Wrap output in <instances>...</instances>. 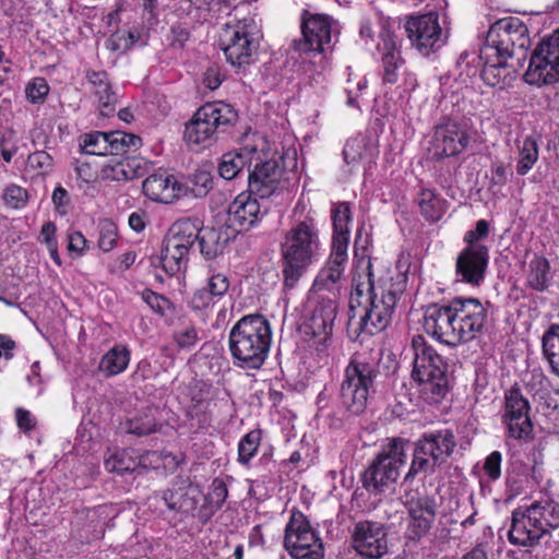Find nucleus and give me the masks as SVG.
<instances>
[{
    "mask_svg": "<svg viewBox=\"0 0 559 559\" xmlns=\"http://www.w3.org/2000/svg\"><path fill=\"white\" fill-rule=\"evenodd\" d=\"M469 143V132L465 123L450 120L435 130L432 152L438 158L461 154Z\"/></svg>",
    "mask_w": 559,
    "mask_h": 559,
    "instance_id": "nucleus-21",
    "label": "nucleus"
},
{
    "mask_svg": "<svg viewBox=\"0 0 559 559\" xmlns=\"http://www.w3.org/2000/svg\"><path fill=\"white\" fill-rule=\"evenodd\" d=\"M530 409V403L519 388L506 392L502 421L508 428L509 437L523 439L531 435L533 426Z\"/></svg>",
    "mask_w": 559,
    "mask_h": 559,
    "instance_id": "nucleus-17",
    "label": "nucleus"
},
{
    "mask_svg": "<svg viewBox=\"0 0 559 559\" xmlns=\"http://www.w3.org/2000/svg\"><path fill=\"white\" fill-rule=\"evenodd\" d=\"M253 160H260V153L257 145H245L239 151L225 153L218 165V173L222 178L231 180L245 168H250Z\"/></svg>",
    "mask_w": 559,
    "mask_h": 559,
    "instance_id": "nucleus-29",
    "label": "nucleus"
},
{
    "mask_svg": "<svg viewBox=\"0 0 559 559\" xmlns=\"http://www.w3.org/2000/svg\"><path fill=\"white\" fill-rule=\"evenodd\" d=\"M175 342L181 348H189L195 345L199 340L198 331L193 325H187L177 331L174 335Z\"/></svg>",
    "mask_w": 559,
    "mask_h": 559,
    "instance_id": "nucleus-60",
    "label": "nucleus"
},
{
    "mask_svg": "<svg viewBox=\"0 0 559 559\" xmlns=\"http://www.w3.org/2000/svg\"><path fill=\"white\" fill-rule=\"evenodd\" d=\"M405 31L412 46L424 56L439 50L447 41L439 16L433 12L411 16L405 23Z\"/></svg>",
    "mask_w": 559,
    "mask_h": 559,
    "instance_id": "nucleus-14",
    "label": "nucleus"
},
{
    "mask_svg": "<svg viewBox=\"0 0 559 559\" xmlns=\"http://www.w3.org/2000/svg\"><path fill=\"white\" fill-rule=\"evenodd\" d=\"M347 261V247H343L340 241L335 246L332 245L330 255L316 276L312 288L316 292L326 290L335 296L338 284L344 276Z\"/></svg>",
    "mask_w": 559,
    "mask_h": 559,
    "instance_id": "nucleus-22",
    "label": "nucleus"
},
{
    "mask_svg": "<svg viewBox=\"0 0 559 559\" xmlns=\"http://www.w3.org/2000/svg\"><path fill=\"white\" fill-rule=\"evenodd\" d=\"M405 506L409 516V538L419 539L430 531L436 519V501L428 496H412L406 498Z\"/></svg>",
    "mask_w": 559,
    "mask_h": 559,
    "instance_id": "nucleus-23",
    "label": "nucleus"
},
{
    "mask_svg": "<svg viewBox=\"0 0 559 559\" xmlns=\"http://www.w3.org/2000/svg\"><path fill=\"white\" fill-rule=\"evenodd\" d=\"M378 50L381 53V78L385 85H396L403 92L413 91L417 85L416 75L408 70L395 37L383 32Z\"/></svg>",
    "mask_w": 559,
    "mask_h": 559,
    "instance_id": "nucleus-11",
    "label": "nucleus"
},
{
    "mask_svg": "<svg viewBox=\"0 0 559 559\" xmlns=\"http://www.w3.org/2000/svg\"><path fill=\"white\" fill-rule=\"evenodd\" d=\"M366 87V80L364 78H360L356 82L350 78V75L347 79L345 92L347 94L346 104L349 107H358L357 97L359 95V92Z\"/></svg>",
    "mask_w": 559,
    "mask_h": 559,
    "instance_id": "nucleus-63",
    "label": "nucleus"
},
{
    "mask_svg": "<svg viewBox=\"0 0 559 559\" xmlns=\"http://www.w3.org/2000/svg\"><path fill=\"white\" fill-rule=\"evenodd\" d=\"M504 58H498L496 62L487 60L481 70L483 81L492 87L502 88L506 79L509 76L508 64Z\"/></svg>",
    "mask_w": 559,
    "mask_h": 559,
    "instance_id": "nucleus-44",
    "label": "nucleus"
},
{
    "mask_svg": "<svg viewBox=\"0 0 559 559\" xmlns=\"http://www.w3.org/2000/svg\"><path fill=\"white\" fill-rule=\"evenodd\" d=\"M86 81L91 87V92L98 103L100 114L110 116L116 110L118 96L112 88L108 75L104 71H86Z\"/></svg>",
    "mask_w": 559,
    "mask_h": 559,
    "instance_id": "nucleus-28",
    "label": "nucleus"
},
{
    "mask_svg": "<svg viewBox=\"0 0 559 559\" xmlns=\"http://www.w3.org/2000/svg\"><path fill=\"white\" fill-rule=\"evenodd\" d=\"M183 187L187 189V194L190 192L194 198H203L213 188V177L206 170H197L190 176L188 186L183 185Z\"/></svg>",
    "mask_w": 559,
    "mask_h": 559,
    "instance_id": "nucleus-48",
    "label": "nucleus"
},
{
    "mask_svg": "<svg viewBox=\"0 0 559 559\" xmlns=\"http://www.w3.org/2000/svg\"><path fill=\"white\" fill-rule=\"evenodd\" d=\"M15 419L20 430L29 432L36 426V418L31 414L29 411L22 407L16 408Z\"/></svg>",
    "mask_w": 559,
    "mask_h": 559,
    "instance_id": "nucleus-64",
    "label": "nucleus"
},
{
    "mask_svg": "<svg viewBox=\"0 0 559 559\" xmlns=\"http://www.w3.org/2000/svg\"><path fill=\"white\" fill-rule=\"evenodd\" d=\"M526 386L534 399L543 408L556 409L558 407L555 395L559 394L551 381L540 370H533Z\"/></svg>",
    "mask_w": 559,
    "mask_h": 559,
    "instance_id": "nucleus-31",
    "label": "nucleus"
},
{
    "mask_svg": "<svg viewBox=\"0 0 559 559\" xmlns=\"http://www.w3.org/2000/svg\"><path fill=\"white\" fill-rule=\"evenodd\" d=\"M115 155H120L127 150H136L141 145V139L134 134L115 131L111 134Z\"/></svg>",
    "mask_w": 559,
    "mask_h": 559,
    "instance_id": "nucleus-55",
    "label": "nucleus"
},
{
    "mask_svg": "<svg viewBox=\"0 0 559 559\" xmlns=\"http://www.w3.org/2000/svg\"><path fill=\"white\" fill-rule=\"evenodd\" d=\"M230 287L229 276L224 272L210 270L206 284L197 289L190 299L193 310H204L216 304Z\"/></svg>",
    "mask_w": 559,
    "mask_h": 559,
    "instance_id": "nucleus-27",
    "label": "nucleus"
},
{
    "mask_svg": "<svg viewBox=\"0 0 559 559\" xmlns=\"http://www.w3.org/2000/svg\"><path fill=\"white\" fill-rule=\"evenodd\" d=\"M272 335L271 323L264 316L253 313L240 318L228 334V349L234 366L260 369L269 357Z\"/></svg>",
    "mask_w": 559,
    "mask_h": 559,
    "instance_id": "nucleus-3",
    "label": "nucleus"
},
{
    "mask_svg": "<svg viewBox=\"0 0 559 559\" xmlns=\"http://www.w3.org/2000/svg\"><path fill=\"white\" fill-rule=\"evenodd\" d=\"M254 162V169L248 175L249 191L260 199H267L278 189L283 168L273 159Z\"/></svg>",
    "mask_w": 559,
    "mask_h": 559,
    "instance_id": "nucleus-24",
    "label": "nucleus"
},
{
    "mask_svg": "<svg viewBox=\"0 0 559 559\" xmlns=\"http://www.w3.org/2000/svg\"><path fill=\"white\" fill-rule=\"evenodd\" d=\"M253 193H240L228 205L227 227L236 235L254 227L265 215L266 209Z\"/></svg>",
    "mask_w": 559,
    "mask_h": 559,
    "instance_id": "nucleus-19",
    "label": "nucleus"
},
{
    "mask_svg": "<svg viewBox=\"0 0 559 559\" xmlns=\"http://www.w3.org/2000/svg\"><path fill=\"white\" fill-rule=\"evenodd\" d=\"M376 359L365 354H355L346 366L340 385V403L352 415L362 414L374 393V382L379 376Z\"/></svg>",
    "mask_w": 559,
    "mask_h": 559,
    "instance_id": "nucleus-6",
    "label": "nucleus"
},
{
    "mask_svg": "<svg viewBox=\"0 0 559 559\" xmlns=\"http://www.w3.org/2000/svg\"><path fill=\"white\" fill-rule=\"evenodd\" d=\"M489 234V224L485 219H479L476 223L475 229L468 230L464 235V241L467 246L481 245L479 241L486 238Z\"/></svg>",
    "mask_w": 559,
    "mask_h": 559,
    "instance_id": "nucleus-61",
    "label": "nucleus"
},
{
    "mask_svg": "<svg viewBox=\"0 0 559 559\" xmlns=\"http://www.w3.org/2000/svg\"><path fill=\"white\" fill-rule=\"evenodd\" d=\"M259 33V25L252 16H245L234 25H226L221 34L219 45L231 66L241 68L253 61Z\"/></svg>",
    "mask_w": 559,
    "mask_h": 559,
    "instance_id": "nucleus-9",
    "label": "nucleus"
},
{
    "mask_svg": "<svg viewBox=\"0 0 559 559\" xmlns=\"http://www.w3.org/2000/svg\"><path fill=\"white\" fill-rule=\"evenodd\" d=\"M538 158V146L535 140L526 138L520 150V158L516 166L519 175H526L534 166Z\"/></svg>",
    "mask_w": 559,
    "mask_h": 559,
    "instance_id": "nucleus-47",
    "label": "nucleus"
},
{
    "mask_svg": "<svg viewBox=\"0 0 559 559\" xmlns=\"http://www.w3.org/2000/svg\"><path fill=\"white\" fill-rule=\"evenodd\" d=\"M334 21L326 14L304 15L302 39L294 41V49L300 52L323 53L331 49Z\"/></svg>",
    "mask_w": 559,
    "mask_h": 559,
    "instance_id": "nucleus-15",
    "label": "nucleus"
},
{
    "mask_svg": "<svg viewBox=\"0 0 559 559\" xmlns=\"http://www.w3.org/2000/svg\"><path fill=\"white\" fill-rule=\"evenodd\" d=\"M144 194L152 201L171 203L186 197L187 189L179 183L175 176L168 174H153L142 185Z\"/></svg>",
    "mask_w": 559,
    "mask_h": 559,
    "instance_id": "nucleus-26",
    "label": "nucleus"
},
{
    "mask_svg": "<svg viewBox=\"0 0 559 559\" xmlns=\"http://www.w3.org/2000/svg\"><path fill=\"white\" fill-rule=\"evenodd\" d=\"M548 536L527 507H520L512 511L511 525L508 531L510 544L525 548L527 551L535 548L540 540Z\"/></svg>",
    "mask_w": 559,
    "mask_h": 559,
    "instance_id": "nucleus-18",
    "label": "nucleus"
},
{
    "mask_svg": "<svg viewBox=\"0 0 559 559\" xmlns=\"http://www.w3.org/2000/svg\"><path fill=\"white\" fill-rule=\"evenodd\" d=\"M237 120L238 114L230 105L223 102L206 103L186 124L185 139L189 145H210Z\"/></svg>",
    "mask_w": 559,
    "mask_h": 559,
    "instance_id": "nucleus-8",
    "label": "nucleus"
},
{
    "mask_svg": "<svg viewBox=\"0 0 559 559\" xmlns=\"http://www.w3.org/2000/svg\"><path fill=\"white\" fill-rule=\"evenodd\" d=\"M235 234L226 226V228H205L199 234V246L201 253L206 259H214L222 254L227 243Z\"/></svg>",
    "mask_w": 559,
    "mask_h": 559,
    "instance_id": "nucleus-32",
    "label": "nucleus"
},
{
    "mask_svg": "<svg viewBox=\"0 0 559 559\" xmlns=\"http://www.w3.org/2000/svg\"><path fill=\"white\" fill-rule=\"evenodd\" d=\"M502 455L499 451L491 452L485 460L484 471L491 480L501 476Z\"/></svg>",
    "mask_w": 559,
    "mask_h": 559,
    "instance_id": "nucleus-62",
    "label": "nucleus"
},
{
    "mask_svg": "<svg viewBox=\"0 0 559 559\" xmlns=\"http://www.w3.org/2000/svg\"><path fill=\"white\" fill-rule=\"evenodd\" d=\"M412 350V377L417 383L420 397L428 404L441 402L449 391L447 364L421 335L413 337Z\"/></svg>",
    "mask_w": 559,
    "mask_h": 559,
    "instance_id": "nucleus-5",
    "label": "nucleus"
},
{
    "mask_svg": "<svg viewBox=\"0 0 559 559\" xmlns=\"http://www.w3.org/2000/svg\"><path fill=\"white\" fill-rule=\"evenodd\" d=\"M489 262V249L485 245L466 246L457 255L455 274L459 281L479 286L485 280Z\"/></svg>",
    "mask_w": 559,
    "mask_h": 559,
    "instance_id": "nucleus-20",
    "label": "nucleus"
},
{
    "mask_svg": "<svg viewBox=\"0 0 559 559\" xmlns=\"http://www.w3.org/2000/svg\"><path fill=\"white\" fill-rule=\"evenodd\" d=\"M524 80L537 86L559 81V28L534 49Z\"/></svg>",
    "mask_w": 559,
    "mask_h": 559,
    "instance_id": "nucleus-12",
    "label": "nucleus"
},
{
    "mask_svg": "<svg viewBox=\"0 0 559 559\" xmlns=\"http://www.w3.org/2000/svg\"><path fill=\"white\" fill-rule=\"evenodd\" d=\"M127 430L129 433H133L139 437L150 435L156 430L155 418L150 414L132 418L128 423Z\"/></svg>",
    "mask_w": 559,
    "mask_h": 559,
    "instance_id": "nucleus-54",
    "label": "nucleus"
},
{
    "mask_svg": "<svg viewBox=\"0 0 559 559\" xmlns=\"http://www.w3.org/2000/svg\"><path fill=\"white\" fill-rule=\"evenodd\" d=\"M138 38L134 32L118 31L109 37L106 45L111 51L124 52L133 47Z\"/></svg>",
    "mask_w": 559,
    "mask_h": 559,
    "instance_id": "nucleus-52",
    "label": "nucleus"
},
{
    "mask_svg": "<svg viewBox=\"0 0 559 559\" xmlns=\"http://www.w3.org/2000/svg\"><path fill=\"white\" fill-rule=\"evenodd\" d=\"M188 415L192 420H197L199 427L204 428L212 421L211 416V402L210 401H198L193 403Z\"/></svg>",
    "mask_w": 559,
    "mask_h": 559,
    "instance_id": "nucleus-57",
    "label": "nucleus"
},
{
    "mask_svg": "<svg viewBox=\"0 0 559 559\" xmlns=\"http://www.w3.org/2000/svg\"><path fill=\"white\" fill-rule=\"evenodd\" d=\"M28 199V192L17 185H9L2 193L4 204L13 210L24 209Z\"/></svg>",
    "mask_w": 559,
    "mask_h": 559,
    "instance_id": "nucleus-50",
    "label": "nucleus"
},
{
    "mask_svg": "<svg viewBox=\"0 0 559 559\" xmlns=\"http://www.w3.org/2000/svg\"><path fill=\"white\" fill-rule=\"evenodd\" d=\"M144 171L145 168L141 159L126 157L107 163L102 169V176L104 179L114 181L133 180L143 176Z\"/></svg>",
    "mask_w": 559,
    "mask_h": 559,
    "instance_id": "nucleus-33",
    "label": "nucleus"
},
{
    "mask_svg": "<svg viewBox=\"0 0 559 559\" xmlns=\"http://www.w3.org/2000/svg\"><path fill=\"white\" fill-rule=\"evenodd\" d=\"M284 545L294 559L323 557V544L301 512H294L285 528Z\"/></svg>",
    "mask_w": 559,
    "mask_h": 559,
    "instance_id": "nucleus-13",
    "label": "nucleus"
},
{
    "mask_svg": "<svg viewBox=\"0 0 559 559\" xmlns=\"http://www.w3.org/2000/svg\"><path fill=\"white\" fill-rule=\"evenodd\" d=\"M550 280L549 261L544 257H534L528 264L527 285L534 290L544 292Z\"/></svg>",
    "mask_w": 559,
    "mask_h": 559,
    "instance_id": "nucleus-41",
    "label": "nucleus"
},
{
    "mask_svg": "<svg viewBox=\"0 0 559 559\" xmlns=\"http://www.w3.org/2000/svg\"><path fill=\"white\" fill-rule=\"evenodd\" d=\"M49 93V85L43 78L33 79L25 88L26 98L32 104H40Z\"/></svg>",
    "mask_w": 559,
    "mask_h": 559,
    "instance_id": "nucleus-56",
    "label": "nucleus"
},
{
    "mask_svg": "<svg viewBox=\"0 0 559 559\" xmlns=\"http://www.w3.org/2000/svg\"><path fill=\"white\" fill-rule=\"evenodd\" d=\"M201 233V223L199 219L182 218L175 222L165 237L169 241H175L183 251L190 252Z\"/></svg>",
    "mask_w": 559,
    "mask_h": 559,
    "instance_id": "nucleus-34",
    "label": "nucleus"
},
{
    "mask_svg": "<svg viewBox=\"0 0 559 559\" xmlns=\"http://www.w3.org/2000/svg\"><path fill=\"white\" fill-rule=\"evenodd\" d=\"M262 432L254 429L246 433L238 443V462L241 465H249L251 459L257 454L261 442Z\"/></svg>",
    "mask_w": 559,
    "mask_h": 559,
    "instance_id": "nucleus-45",
    "label": "nucleus"
},
{
    "mask_svg": "<svg viewBox=\"0 0 559 559\" xmlns=\"http://www.w3.org/2000/svg\"><path fill=\"white\" fill-rule=\"evenodd\" d=\"M418 205L421 214L429 221L436 222L442 216L441 200L429 189L420 191L418 194Z\"/></svg>",
    "mask_w": 559,
    "mask_h": 559,
    "instance_id": "nucleus-46",
    "label": "nucleus"
},
{
    "mask_svg": "<svg viewBox=\"0 0 559 559\" xmlns=\"http://www.w3.org/2000/svg\"><path fill=\"white\" fill-rule=\"evenodd\" d=\"M527 508L533 516L540 522V526L547 535L559 527V503L557 501L552 499L535 501Z\"/></svg>",
    "mask_w": 559,
    "mask_h": 559,
    "instance_id": "nucleus-37",
    "label": "nucleus"
},
{
    "mask_svg": "<svg viewBox=\"0 0 559 559\" xmlns=\"http://www.w3.org/2000/svg\"><path fill=\"white\" fill-rule=\"evenodd\" d=\"M142 299L152 310L160 316H166L173 309V305L167 298L150 289L142 293Z\"/></svg>",
    "mask_w": 559,
    "mask_h": 559,
    "instance_id": "nucleus-58",
    "label": "nucleus"
},
{
    "mask_svg": "<svg viewBox=\"0 0 559 559\" xmlns=\"http://www.w3.org/2000/svg\"><path fill=\"white\" fill-rule=\"evenodd\" d=\"M112 132H91L80 136V150L88 155H115Z\"/></svg>",
    "mask_w": 559,
    "mask_h": 559,
    "instance_id": "nucleus-39",
    "label": "nucleus"
},
{
    "mask_svg": "<svg viewBox=\"0 0 559 559\" xmlns=\"http://www.w3.org/2000/svg\"><path fill=\"white\" fill-rule=\"evenodd\" d=\"M187 496L188 492L186 488L178 487L164 491L162 499L169 510L186 511L192 504Z\"/></svg>",
    "mask_w": 559,
    "mask_h": 559,
    "instance_id": "nucleus-49",
    "label": "nucleus"
},
{
    "mask_svg": "<svg viewBox=\"0 0 559 559\" xmlns=\"http://www.w3.org/2000/svg\"><path fill=\"white\" fill-rule=\"evenodd\" d=\"M130 361V352L123 345L114 346L107 352L99 364V368L108 377L117 376L124 371Z\"/></svg>",
    "mask_w": 559,
    "mask_h": 559,
    "instance_id": "nucleus-40",
    "label": "nucleus"
},
{
    "mask_svg": "<svg viewBox=\"0 0 559 559\" xmlns=\"http://www.w3.org/2000/svg\"><path fill=\"white\" fill-rule=\"evenodd\" d=\"M408 443L407 439L401 437L388 439L377 456L384 462H390V465L400 471L401 466L406 463Z\"/></svg>",
    "mask_w": 559,
    "mask_h": 559,
    "instance_id": "nucleus-42",
    "label": "nucleus"
},
{
    "mask_svg": "<svg viewBox=\"0 0 559 559\" xmlns=\"http://www.w3.org/2000/svg\"><path fill=\"white\" fill-rule=\"evenodd\" d=\"M337 314V304L334 298L319 297L310 318L311 328L316 334L332 332Z\"/></svg>",
    "mask_w": 559,
    "mask_h": 559,
    "instance_id": "nucleus-35",
    "label": "nucleus"
},
{
    "mask_svg": "<svg viewBox=\"0 0 559 559\" xmlns=\"http://www.w3.org/2000/svg\"><path fill=\"white\" fill-rule=\"evenodd\" d=\"M28 165L37 169L41 174H47L52 170L53 158L45 151H36L28 155Z\"/></svg>",
    "mask_w": 559,
    "mask_h": 559,
    "instance_id": "nucleus-59",
    "label": "nucleus"
},
{
    "mask_svg": "<svg viewBox=\"0 0 559 559\" xmlns=\"http://www.w3.org/2000/svg\"><path fill=\"white\" fill-rule=\"evenodd\" d=\"M350 209L346 203H340L332 212L333 221V237L332 245L335 246L338 241L343 247L348 248L349 242V228Z\"/></svg>",
    "mask_w": 559,
    "mask_h": 559,
    "instance_id": "nucleus-43",
    "label": "nucleus"
},
{
    "mask_svg": "<svg viewBox=\"0 0 559 559\" xmlns=\"http://www.w3.org/2000/svg\"><path fill=\"white\" fill-rule=\"evenodd\" d=\"M390 464V462H384L377 456L365 471L362 483L368 491L374 493L382 492L397 480L400 471Z\"/></svg>",
    "mask_w": 559,
    "mask_h": 559,
    "instance_id": "nucleus-30",
    "label": "nucleus"
},
{
    "mask_svg": "<svg viewBox=\"0 0 559 559\" xmlns=\"http://www.w3.org/2000/svg\"><path fill=\"white\" fill-rule=\"evenodd\" d=\"M488 309L477 298H453L448 305H431L424 314L423 328L435 340L449 346L467 343L483 333Z\"/></svg>",
    "mask_w": 559,
    "mask_h": 559,
    "instance_id": "nucleus-2",
    "label": "nucleus"
},
{
    "mask_svg": "<svg viewBox=\"0 0 559 559\" xmlns=\"http://www.w3.org/2000/svg\"><path fill=\"white\" fill-rule=\"evenodd\" d=\"M353 548L364 559H380L388 552V532L384 524L359 521L353 532Z\"/></svg>",
    "mask_w": 559,
    "mask_h": 559,
    "instance_id": "nucleus-16",
    "label": "nucleus"
},
{
    "mask_svg": "<svg viewBox=\"0 0 559 559\" xmlns=\"http://www.w3.org/2000/svg\"><path fill=\"white\" fill-rule=\"evenodd\" d=\"M486 41V52L493 50L497 58H516L520 62L530 46L528 31L519 17L500 19L490 26Z\"/></svg>",
    "mask_w": 559,
    "mask_h": 559,
    "instance_id": "nucleus-10",
    "label": "nucleus"
},
{
    "mask_svg": "<svg viewBox=\"0 0 559 559\" xmlns=\"http://www.w3.org/2000/svg\"><path fill=\"white\" fill-rule=\"evenodd\" d=\"M543 355L549 364H551L556 356V349H559V324L554 323L544 333L542 337Z\"/></svg>",
    "mask_w": 559,
    "mask_h": 559,
    "instance_id": "nucleus-51",
    "label": "nucleus"
},
{
    "mask_svg": "<svg viewBox=\"0 0 559 559\" xmlns=\"http://www.w3.org/2000/svg\"><path fill=\"white\" fill-rule=\"evenodd\" d=\"M456 438L449 428L424 432L415 442L413 459L404 480L411 481L418 474L432 475L454 453Z\"/></svg>",
    "mask_w": 559,
    "mask_h": 559,
    "instance_id": "nucleus-7",
    "label": "nucleus"
},
{
    "mask_svg": "<svg viewBox=\"0 0 559 559\" xmlns=\"http://www.w3.org/2000/svg\"><path fill=\"white\" fill-rule=\"evenodd\" d=\"M354 258L356 273L349 298V323L357 324L360 332L373 335L390 324L396 302L406 289V276L395 273L376 280L371 259L365 247L358 248V239L355 240Z\"/></svg>",
    "mask_w": 559,
    "mask_h": 559,
    "instance_id": "nucleus-1",
    "label": "nucleus"
},
{
    "mask_svg": "<svg viewBox=\"0 0 559 559\" xmlns=\"http://www.w3.org/2000/svg\"><path fill=\"white\" fill-rule=\"evenodd\" d=\"M376 154V147L365 135H357L349 139L343 148L344 162L353 168L365 158H373Z\"/></svg>",
    "mask_w": 559,
    "mask_h": 559,
    "instance_id": "nucleus-38",
    "label": "nucleus"
},
{
    "mask_svg": "<svg viewBox=\"0 0 559 559\" xmlns=\"http://www.w3.org/2000/svg\"><path fill=\"white\" fill-rule=\"evenodd\" d=\"M117 243V226L111 221H103L99 224L98 247L108 252L115 248Z\"/></svg>",
    "mask_w": 559,
    "mask_h": 559,
    "instance_id": "nucleus-53",
    "label": "nucleus"
},
{
    "mask_svg": "<svg viewBox=\"0 0 559 559\" xmlns=\"http://www.w3.org/2000/svg\"><path fill=\"white\" fill-rule=\"evenodd\" d=\"M319 228L311 217L295 223L281 245L284 285L294 288L306 270L321 257Z\"/></svg>",
    "mask_w": 559,
    "mask_h": 559,
    "instance_id": "nucleus-4",
    "label": "nucleus"
},
{
    "mask_svg": "<svg viewBox=\"0 0 559 559\" xmlns=\"http://www.w3.org/2000/svg\"><path fill=\"white\" fill-rule=\"evenodd\" d=\"M189 253L187 250L178 247L175 241L164 239L160 252V263L165 272L169 275H175L186 270L189 261Z\"/></svg>",
    "mask_w": 559,
    "mask_h": 559,
    "instance_id": "nucleus-36",
    "label": "nucleus"
},
{
    "mask_svg": "<svg viewBox=\"0 0 559 559\" xmlns=\"http://www.w3.org/2000/svg\"><path fill=\"white\" fill-rule=\"evenodd\" d=\"M160 454L155 451H147L140 455L132 449H123L112 453L106 461V469L110 473L124 474L135 472L139 467L158 466Z\"/></svg>",
    "mask_w": 559,
    "mask_h": 559,
    "instance_id": "nucleus-25",
    "label": "nucleus"
}]
</instances>
